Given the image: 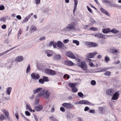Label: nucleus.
Here are the masks:
<instances>
[{
	"instance_id": "f257e3e1",
	"label": "nucleus",
	"mask_w": 121,
	"mask_h": 121,
	"mask_svg": "<svg viewBox=\"0 0 121 121\" xmlns=\"http://www.w3.org/2000/svg\"><path fill=\"white\" fill-rule=\"evenodd\" d=\"M76 24L74 22L69 24L66 27L67 30L68 31H71L74 30L75 28Z\"/></svg>"
},
{
	"instance_id": "f03ea898",
	"label": "nucleus",
	"mask_w": 121,
	"mask_h": 121,
	"mask_svg": "<svg viewBox=\"0 0 121 121\" xmlns=\"http://www.w3.org/2000/svg\"><path fill=\"white\" fill-rule=\"evenodd\" d=\"M78 65L84 70H86L87 69V65L85 62L84 61H81L80 64L79 63Z\"/></svg>"
},
{
	"instance_id": "7ed1b4c3",
	"label": "nucleus",
	"mask_w": 121,
	"mask_h": 121,
	"mask_svg": "<svg viewBox=\"0 0 121 121\" xmlns=\"http://www.w3.org/2000/svg\"><path fill=\"white\" fill-rule=\"evenodd\" d=\"M62 105L67 109H71L73 108H75L74 105L70 103H64L62 104Z\"/></svg>"
},
{
	"instance_id": "20e7f679",
	"label": "nucleus",
	"mask_w": 121,
	"mask_h": 121,
	"mask_svg": "<svg viewBox=\"0 0 121 121\" xmlns=\"http://www.w3.org/2000/svg\"><path fill=\"white\" fill-rule=\"evenodd\" d=\"M45 71L46 73L50 75H53L56 74L55 72L54 71L48 69H46Z\"/></svg>"
},
{
	"instance_id": "39448f33",
	"label": "nucleus",
	"mask_w": 121,
	"mask_h": 121,
	"mask_svg": "<svg viewBox=\"0 0 121 121\" xmlns=\"http://www.w3.org/2000/svg\"><path fill=\"white\" fill-rule=\"evenodd\" d=\"M119 91L115 92L112 95V99L113 100H117L119 98L120 93H119Z\"/></svg>"
},
{
	"instance_id": "423d86ee",
	"label": "nucleus",
	"mask_w": 121,
	"mask_h": 121,
	"mask_svg": "<svg viewBox=\"0 0 121 121\" xmlns=\"http://www.w3.org/2000/svg\"><path fill=\"white\" fill-rule=\"evenodd\" d=\"M108 52L113 54L119 53V52L117 49L114 48H109L107 50Z\"/></svg>"
},
{
	"instance_id": "0eeeda50",
	"label": "nucleus",
	"mask_w": 121,
	"mask_h": 121,
	"mask_svg": "<svg viewBox=\"0 0 121 121\" xmlns=\"http://www.w3.org/2000/svg\"><path fill=\"white\" fill-rule=\"evenodd\" d=\"M43 107L42 105H39L38 106H35L34 109L37 112H39L41 111L43 109Z\"/></svg>"
},
{
	"instance_id": "6e6552de",
	"label": "nucleus",
	"mask_w": 121,
	"mask_h": 121,
	"mask_svg": "<svg viewBox=\"0 0 121 121\" xmlns=\"http://www.w3.org/2000/svg\"><path fill=\"white\" fill-rule=\"evenodd\" d=\"M66 55L70 57L72 59H74L75 58V56L70 51H68L66 52Z\"/></svg>"
},
{
	"instance_id": "1a4fd4ad",
	"label": "nucleus",
	"mask_w": 121,
	"mask_h": 121,
	"mask_svg": "<svg viewBox=\"0 0 121 121\" xmlns=\"http://www.w3.org/2000/svg\"><path fill=\"white\" fill-rule=\"evenodd\" d=\"M31 76L32 78L34 80L39 79L40 77L39 74H35L34 73H33L31 74Z\"/></svg>"
},
{
	"instance_id": "9d476101",
	"label": "nucleus",
	"mask_w": 121,
	"mask_h": 121,
	"mask_svg": "<svg viewBox=\"0 0 121 121\" xmlns=\"http://www.w3.org/2000/svg\"><path fill=\"white\" fill-rule=\"evenodd\" d=\"M95 37H96L99 38H101L105 39V35L102 34L100 33H97L94 35Z\"/></svg>"
},
{
	"instance_id": "9b49d317",
	"label": "nucleus",
	"mask_w": 121,
	"mask_h": 121,
	"mask_svg": "<svg viewBox=\"0 0 121 121\" xmlns=\"http://www.w3.org/2000/svg\"><path fill=\"white\" fill-rule=\"evenodd\" d=\"M114 93V90L112 89H110L106 90V94L108 95L112 96Z\"/></svg>"
},
{
	"instance_id": "f8f14e48",
	"label": "nucleus",
	"mask_w": 121,
	"mask_h": 121,
	"mask_svg": "<svg viewBox=\"0 0 121 121\" xmlns=\"http://www.w3.org/2000/svg\"><path fill=\"white\" fill-rule=\"evenodd\" d=\"M57 46L58 47L62 49H63L65 47L63 43L60 41H58L57 42Z\"/></svg>"
},
{
	"instance_id": "ddd939ff",
	"label": "nucleus",
	"mask_w": 121,
	"mask_h": 121,
	"mask_svg": "<svg viewBox=\"0 0 121 121\" xmlns=\"http://www.w3.org/2000/svg\"><path fill=\"white\" fill-rule=\"evenodd\" d=\"M86 44L90 47H95L97 45L96 43L91 42H87Z\"/></svg>"
},
{
	"instance_id": "4468645a",
	"label": "nucleus",
	"mask_w": 121,
	"mask_h": 121,
	"mask_svg": "<svg viewBox=\"0 0 121 121\" xmlns=\"http://www.w3.org/2000/svg\"><path fill=\"white\" fill-rule=\"evenodd\" d=\"M97 52L94 53H91L87 54V57L90 58H93L94 57L95 55L97 54Z\"/></svg>"
},
{
	"instance_id": "2eb2a0df",
	"label": "nucleus",
	"mask_w": 121,
	"mask_h": 121,
	"mask_svg": "<svg viewBox=\"0 0 121 121\" xmlns=\"http://www.w3.org/2000/svg\"><path fill=\"white\" fill-rule=\"evenodd\" d=\"M23 57L22 56H20L16 57L15 59V61L17 62L22 61L23 60Z\"/></svg>"
},
{
	"instance_id": "dca6fc26",
	"label": "nucleus",
	"mask_w": 121,
	"mask_h": 121,
	"mask_svg": "<svg viewBox=\"0 0 121 121\" xmlns=\"http://www.w3.org/2000/svg\"><path fill=\"white\" fill-rule=\"evenodd\" d=\"M45 92H44V97L46 99H48L50 95V92L48 91V90L45 91Z\"/></svg>"
},
{
	"instance_id": "f3484780",
	"label": "nucleus",
	"mask_w": 121,
	"mask_h": 121,
	"mask_svg": "<svg viewBox=\"0 0 121 121\" xmlns=\"http://www.w3.org/2000/svg\"><path fill=\"white\" fill-rule=\"evenodd\" d=\"M83 104L89 105L91 106L95 105L94 104L86 100H84Z\"/></svg>"
},
{
	"instance_id": "a211bd4d",
	"label": "nucleus",
	"mask_w": 121,
	"mask_h": 121,
	"mask_svg": "<svg viewBox=\"0 0 121 121\" xmlns=\"http://www.w3.org/2000/svg\"><path fill=\"white\" fill-rule=\"evenodd\" d=\"M65 63L66 65L69 66L73 65V63L69 60H66Z\"/></svg>"
},
{
	"instance_id": "6ab92c4d",
	"label": "nucleus",
	"mask_w": 121,
	"mask_h": 121,
	"mask_svg": "<svg viewBox=\"0 0 121 121\" xmlns=\"http://www.w3.org/2000/svg\"><path fill=\"white\" fill-rule=\"evenodd\" d=\"M78 0H74V9L73 10V13H74L76 9L77 4H78Z\"/></svg>"
},
{
	"instance_id": "aec40b11",
	"label": "nucleus",
	"mask_w": 121,
	"mask_h": 121,
	"mask_svg": "<svg viewBox=\"0 0 121 121\" xmlns=\"http://www.w3.org/2000/svg\"><path fill=\"white\" fill-rule=\"evenodd\" d=\"M73 115L69 112L68 113L67 117L68 119H72L73 117Z\"/></svg>"
},
{
	"instance_id": "412c9836",
	"label": "nucleus",
	"mask_w": 121,
	"mask_h": 121,
	"mask_svg": "<svg viewBox=\"0 0 121 121\" xmlns=\"http://www.w3.org/2000/svg\"><path fill=\"white\" fill-rule=\"evenodd\" d=\"M54 58L55 60H59L60 59L61 57L60 55H56L54 56Z\"/></svg>"
},
{
	"instance_id": "4be33fe9",
	"label": "nucleus",
	"mask_w": 121,
	"mask_h": 121,
	"mask_svg": "<svg viewBox=\"0 0 121 121\" xmlns=\"http://www.w3.org/2000/svg\"><path fill=\"white\" fill-rule=\"evenodd\" d=\"M77 84L76 83H72L69 82L68 83V86L70 87H71L72 88L74 87L75 86V85Z\"/></svg>"
},
{
	"instance_id": "5701e85b",
	"label": "nucleus",
	"mask_w": 121,
	"mask_h": 121,
	"mask_svg": "<svg viewBox=\"0 0 121 121\" xmlns=\"http://www.w3.org/2000/svg\"><path fill=\"white\" fill-rule=\"evenodd\" d=\"M45 92V90H43L39 92L38 96L39 97H40L44 95V92Z\"/></svg>"
},
{
	"instance_id": "b1692460",
	"label": "nucleus",
	"mask_w": 121,
	"mask_h": 121,
	"mask_svg": "<svg viewBox=\"0 0 121 121\" xmlns=\"http://www.w3.org/2000/svg\"><path fill=\"white\" fill-rule=\"evenodd\" d=\"M30 30L32 31H36L37 30L36 27L35 26L32 25L30 27Z\"/></svg>"
},
{
	"instance_id": "393cba45",
	"label": "nucleus",
	"mask_w": 121,
	"mask_h": 121,
	"mask_svg": "<svg viewBox=\"0 0 121 121\" xmlns=\"http://www.w3.org/2000/svg\"><path fill=\"white\" fill-rule=\"evenodd\" d=\"M30 16H29L26 17L22 21V23H23L27 22L29 19L30 18Z\"/></svg>"
},
{
	"instance_id": "a878e982",
	"label": "nucleus",
	"mask_w": 121,
	"mask_h": 121,
	"mask_svg": "<svg viewBox=\"0 0 121 121\" xmlns=\"http://www.w3.org/2000/svg\"><path fill=\"white\" fill-rule=\"evenodd\" d=\"M12 89V88L11 87H9L7 88L6 91V92L8 95H10V92L11 91Z\"/></svg>"
},
{
	"instance_id": "bb28decb",
	"label": "nucleus",
	"mask_w": 121,
	"mask_h": 121,
	"mask_svg": "<svg viewBox=\"0 0 121 121\" xmlns=\"http://www.w3.org/2000/svg\"><path fill=\"white\" fill-rule=\"evenodd\" d=\"M119 32V31L113 28L111 32L114 34H116Z\"/></svg>"
},
{
	"instance_id": "cd10ccee",
	"label": "nucleus",
	"mask_w": 121,
	"mask_h": 121,
	"mask_svg": "<svg viewBox=\"0 0 121 121\" xmlns=\"http://www.w3.org/2000/svg\"><path fill=\"white\" fill-rule=\"evenodd\" d=\"M26 110H29L30 111H31L32 109L30 107V106L29 104H26Z\"/></svg>"
},
{
	"instance_id": "c85d7f7f",
	"label": "nucleus",
	"mask_w": 121,
	"mask_h": 121,
	"mask_svg": "<svg viewBox=\"0 0 121 121\" xmlns=\"http://www.w3.org/2000/svg\"><path fill=\"white\" fill-rule=\"evenodd\" d=\"M107 3L108 4L106 5L108 6L109 7L110 6H112V3L111 1H108V0H106V3Z\"/></svg>"
},
{
	"instance_id": "c756f323",
	"label": "nucleus",
	"mask_w": 121,
	"mask_h": 121,
	"mask_svg": "<svg viewBox=\"0 0 121 121\" xmlns=\"http://www.w3.org/2000/svg\"><path fill=\"white\" fill-rule=\"evenodd\" d=\"M42 89V88L41 87L38 88L36 90H34L33 91V92L34 94H35L37 92H38L41 91Z\"/></svg>"
},
{
	"instance_id": "7c9ffc66",
	"label": "nucleus",
	"mask_w": 121,
	"mask_h": 121,
	"mask_svg": "<svg viewBox=\"0 0 121 121\" xmlns=\"http://www.w3.org/2000/svg\"><path fill=\"white\" fill-rule=\"evenodd\" d=\"M72 92L74 93L77 92L78 91V89L76 88V86L73 87L72 89Z\"/></svg>"
},
{
	"instance_id": "2f4dec72",
	"label": "nucleus",
	"mask_w": 121,
	"mask_h": 121,
	"mask_svg": "<svg viewBox=\"0 0 121 121\" xmlns=\"http://www.w3.org/2000/svg\"><path fill=\"white\" fill-rule=\"evenodd\" d=\"M43 79L44 82H47L49 81V80L48 79V77L45 76H43Z\"/></svg>"
},
{
	"instance_id": "473e14b6",
	"label": "nucleus",
	"mask_w": 121,
	"mask_h": 121,
	"mask_svg": "<svg viewBox=\"0 0 121 121\" xmlns=\"http://www.w3.org/2000/svg\"><path fill=\"white\" fill-rule=\"evenodd\" d=\"M103 108H104L102 107L99 108V112L100 113L102 114L103 113Z\"/></svg>"
},
{
	"instance_id": "72a5a7b5",
	"label": "nucleus",
	"mask_w": 121,
	"mask_h": 121,
	"mask_svg": "<svg viewBox=\"0 0 121 121\" xmlns=\"http://www.w3.org/2000/svg\"><path fill=\"white\" fill-rule=\"evenodd\" d=\"M100 10L102 13L106 14V11L103 8H100Z\"/></svg>"
},
{
	"instance_id": "f704fd0d",
	"label": "nucleus",
	"mask_w": 121,
	"mask_h": 121,
	"mask_svg": "<svg viewBox=\"0 0 121 121\" xmlns=\"http://www.w3.org/2000/svg\"><path fill=\"white\" fill-rule=\"evenodd\" d=\"M73 43H74L76 44L77 46H78L79 45V42L77 40H73Z\"/></svg>"
},
{
	"instance_id": "c9c22d12",
	"label": "nucleus",
	"mask_w": 121,
	"mask_h": 121,
	"mask_svg": "<svg viewBox=\"0 0 121 121\" xmlns=\"http://www.w3.org/2000/svg\"><path fill=\"white\" fill-rule=\"evenodd\" d=\"M17 46H16L13 47V48H10V49L7 50V51H5L6 53H7L8 52H9V51H11V50H12L13 49L15 48H16L17 47Z\"/></svg>"
},
{
	"instance_id": "e433bc0d",
	"label": "nucleus",
	"mask_w": 121,
	"mask_h": 121,
	"mask_svg": "<svg viewBox=\"0 0 121 121\" xmlns=\"http://www.w3.org/2000/svg\"><path fill=\"white\" fill-rule=\"evenodd\" d=\"M90 29L93 31H95L98 30V29L96 28L92 27L90 28Z\"/></svg>"
},
{
	"instance_id": "4c0bfd02",
	"label": "nucleus",
	"mask_w": 121,
	"mask_h": 121,
	"mask_svg": "<svg viewBox=\"0 0 121 121\" xmlns=\"http://www.w3.org/2000/svg\"><path fill=\"white\" fill-rule=\"evenodd\" d=\"M39 82L40 83L43 84L44 83V81L43 79H40L39 80Z\"/></svg>"
},
{
	"instance_id": "58836bf2",
	"label": "nucleus",
	"mask_w": 121,
	"mask_h": 121,
	"mask_svg": "<svg viewBox=\"0 0 121 121\" xmlns=\"http://www.w3.org/2000/svg\"><path fill=\"white\" fill-rule=\"evenodd\" d=\"M78 95L80 97H82L83 96V94L81 92H79L78 93Z\"/></svg>"
},
{
	"instance_id": "ea45409f",
	"label": "nucleus",
	"mask_w": 121,
	"mask_h": 121,
	"mask_svg": "<svg viewBox=\"0 0 121 121\" xmlns=\"http://www.w3.org/2000/svg\"><path fill=\"white\" fill-rule=\"evenodd\" d=\"M30 65L29 64L27 66V68L26 69V73H27L30 70Z\"/></svg>"
},
{
	"instance_id": "a19ab883",
	"label": "nucleus",
	"mask_w": 121,
	"mask_h": 121,
	"mask_svg": "<svg viewBox=\"0 0 121 121\" xmlns=\"http://www.w3.org/2000/svg\"><path fill=\"white\" fill-rule=\"evenodd\" d=\"M91 85H95L96 84V82L94 80H92L91 81Z\"/></svg>"
},
{
	"instance_id": "79ce46f5",
	"label": "nucleus",
	"mask_w": 121,
	"mask_h": 121,
	"mask_svg": "<svg viewBox=\"0 0 121 121\" xmlns=\"http://www.w3.org/2000/svg\"><path fill=\"white\" fill-rule=\"evenodd\" d=\"M4 118V115L1 114L0 116V119L1 120H3Z\"/></svg>"
},
{
	"instance_id": "37998d69",
	"label": "nucleus",
	"mask_w": 121,
	"mask_h": 121,
	"mask_svg": "<svg viewBox=\"0 0 121 121\" xmlns=\"http://www.w3.org/2000/svg\"><path fill=\"white\" fill-rule=\"evenodd\" d=\"M112 30H111L109 28H106V34L109 32H111Z\"/></svg>"
},
{
	"instance_id": "c03bdc74",
	"label": "nucleus",
	"mask_w": 121,
	"mask_h": 121,
	"mask_svg": "<svg viewBox=\"0 0 121 121\" xmlns=\"http://www.w3.org/2000/svg\"><path fill=\"white\" fill-rule=\"evenodd\" d=\"M54 43L53 41H51L49 43L48 45V46L49 47H52Z\"/></svg>"
},
{
	"instance_id": "a18cd8bd",
	"label": "nucleus",
	"mask_w": 121,
	"mask_h": 121,
	"mask_svg": "<svg viewBox=\"0 0 121 121\" xmlns=\"http://www.w3.org/2000/svg\"><path fill=\"white\" fill-rule=\"evenodd\" d=\"M67 78L68 79H69L70 78V76L66 74L63 76V78Z\"/></svg>"
},
{
	"instance_id": "49530a36",
	"label": "nucleus",
	"mask_w": 121,
	"mask_h": 121,
	"mask_svg": "<svg viewBox=\"0 0 121 121\" xmlns=\"http://www.w3.org/2000/svg\"><path fill=\"white\" fill-rule=\"evenodd\" d=\"M87 8L88 10L91 13H93L92 11V10L88 6H87Z\"/></svg>"
},
{
	"instance_id": "de8ad7c7",
	"label": "nucleus",
	"mask_w": 121,
	"mask_h": 121,
	"mask_svg": "<svg viewBox=\"0 0 121 121\" xmlns=\"http://www.w3.org/2000/svg\"><path fill=\"white\" fill-rule=\"evenodd\" d=\"M25 114L26 115L29 116L30 115V112L27 111H26L25 112Z\"/></svg>"
},
{
	"instance_id": "09e8293b",
	"label": "nucleus",
	"mask_w": 121,
	"mask_h": 121,
	"mask_svg": "<svg viewBox=\"0 0 121 121\" xmlns=\"http://www.w3.org/2000/svg\"><path fill=\"white\" fill-rule=\"evenodd\" d=\"M22 30L21 29H20L19 30V31L18 33V36L19 37L20 35L22 34Z\"/></svg>"
},
{
	"instance_id": "8fccbe9b",
	"label": "nucleus",
	"mask_w": 121,
	"mask_h": 121,
	"mask_svg": "<svg viewBox=\"0 0 121 121\" xmlns=\"http://www.w3.org/2000/svg\"><path fill=\"white\" fill-rule=\"evenodd\" d=\"M39 100L38 99H36L35 101V105H37L39 103Z\"/></svg>"
},
{
	"instance_id": "3c124183",
	"label": "nucleus",
	"mask_w": 121,
	"mask_h": 121,
	"mask_svg": "<svg viewBox=\"0 0 121 121\" xmlns=\"http://www.w3.org/2000/svg\"><path fill=\"white\" fill-rule=\"evenodd\" d=\"M53 43H53V45L54 48H55L56 47V46H57V43H56V42H53Z\"/></svg>"
},
{
	"instance_id": "603ef678",
	"label": "nucleus",
	"mask_w": 121,
	"mask_h": 121,
	"mask_svg": "<svg viewBox=\"0 0 121 121\" xmlns=\"http://www.w3.org/2000/svg\"><path fill=\"white\" fill-rule=\"evenodd\" d=\"M0 20L1 21H2L4 22H5L6 20V19L4 18V17H1L0 19Z\"/></svg>"
},
{
	"instance_id": "864d4df0",
	"label": "nucleus",
	"mask_w": 121,
	"mask_h": 121,
	"mask_svg": "<svg viewBox=\"0 0 121 121\" xmlns=\"http://www.w3.org/2000/svg\"><path fill=\"white\" fill-rule=\"evenodd\" d=\"M4 9V6L3 5L0 6V10H3Z\"/></svg>"
},
{
	"instance_id": "5fc2aeb1",
	"label": "nucleus",
	"mask_w": 121,
	"mask_h": 121,
	"mask_svg": "<svg viewBox=\"0 0 121 121\" xmlns=\"http://www.w3.org/2000/svg\"><path fill=\"white\" fill-rule=\"evenodd\" d=\"M89 112L90 113H95V110H89Z\"/></svg>"
},
{
	"instance_id": "6e6d98bb",
	"label": "nucleus",
	"mask_w": 121,
	"mask_h": 121,
	"mask_svg": "<svg viewBox=\"0 0 121 121\" xmlns=\"http://www.w3.org/2000/svg\"><path fill=\"white\" fill-rule=\"evenodd\" d=\"M111 72L109 71H106V75L108 76H110L111 75Z\"/></svg>"
},
{
	"instance_id": "4d7b16f0",
	"label": "nucleus",
	"mask_w": 121,
	"mask_h": 121,
	"mask_svg": "<svg viewBox=\"0 0 121 121\" xmlns=\"http://www.w3.org/2000/svg\"><path fill=\"white\" fill-rule=\"evenodd\" d=\"M45 39V37L44 36H43L39 38V40H40L41 41L43 40H44Z\"/></svg>"
},
{
	"instance_id": "13d9d810",
	"label": "nucleus",
	"mask_w": 121,
	"mask_h": 121,
	"mask_svg": "<svg viewBox=\"0 0 121 121\" xmlns=\"http://www.w3.org/2000/svg\"><path fill=\"white\" fill-rule=\"evenodd\" d=\"M69 41V40L68 39H66L64 40L63 41V43H67Z\"/></svg>"
},
{
	"instance_id": "bf43d9fd",
	"label": "nucleus",
	"mask_w": 121,
	"mask_h": 121,
	"mask_svg": "<svg viewBox=\"0 0 121 121\" xmlns=\"http://www.w3.org/2000/svg\"><path fill=\"white\" fill-rule=\"evenodd\" d=\"M4 113L5 116L6 117H8L9 116V114L8 112L5 111V112H4Z\"/></svg>"
},
{
	"instance_id": "052dcab7",
	"label": "nucleus",
	"mask_w": 121,
	"mask_h": 121,
	"mask_svg": "<svg viewBox=\"0 0 121 121\" xmlns=\"http://www.w3.org/2000/svg\"><path fill=\"white\" fill-rule=\"evenodd\" d=\"M114 67L113 66H110L109 67H106V70L107 69H114Z\"/></svg>"
},
{
	"instance_id": "680f3d73",
	"label": "nucleus",
	"mask_w": 121,
	"mask_h": 121,
	"mask_svg": "<svg viewBox=\"0 0 121 121\" xmlns=\"http://www.w3.org/2000/svg\"><path fill=\"white\" fill-rule=\"evenodd\" d=\"M34 117L35 119L36 120V121H38V118L37 117V116L36 115H34Z\"/></svg>"
},
{
	"instance_id": "e2e57ef3",
	"label": "nucleus",
	"mask_w": 121,
	"mask_h": 121,
	"mask_svg": "<svg viewBox=\"0 0 121 121\" xmlns=\"http://www.w3.org/2000/svg\"><path fill=\"white\" fill-rule=\"evenodd\" d=\"M106 71V68H103L101 69L100 72H105Z\"/></svg>"
},
{
	"instance_id": "0e129e2a",
	"label": "nucleus",
	"mask_w": 121,
	"mask_h": 121,
	"mask_svg": "<svg viewBox=\"0 0 121 121\" xmlns=\"http://www.w3.org/2000/svg\"><path fill=\"white\" fill-rule=\"evenodd\" d=\"M60 110L62 112H64L65 111V110L64 108L62 107L60 108Z\"/></svg>"
},
{
	"instance_id": "69168bd1",
	"label": "nucleus",
	"mask_w": 121,
	"mask_h": 121,
	"mask_svg": "<svg viewBox=\"0 0 121 121\" xmlns=\"http://www.w3.org/2000/svg\"><path fill=\"white\" fill-rule=\"evenodd\" d=\"M89 108L88 107H86L84 109V111H87L89 109Z\"/></svg>"
},
{
	"instance_id": "338daca9",
	"label": "nucleus",
	"mask_w": 121,
	"mask_h": 121,
	"mask_svg": "<svg viewBox=\"0 0 121 121\" xmlns=\"http://www.w3.org/2000/svg\"><path fill=\"white\" fill-rule=\"evenodd\" d=\"M89 65L91 67H93V66H94V64H93L92 62H90L89 63Z\"/></svg>"
},
{
	"instance_id": "774afa93",
	"label": "nucleus",
	"mask_w": 121,
	"mask_h": 121,
	"mask_svg": "<svg viewBox=\"0 0 121 121\" xmlns=\"http://www.w3.org/2000/svg\"><path fill=\"white\" fill-rule=\"evenodd\" d=\"M117 36L120 38H121V32L117 34Z\"/></svg>"
}]
</instances>
